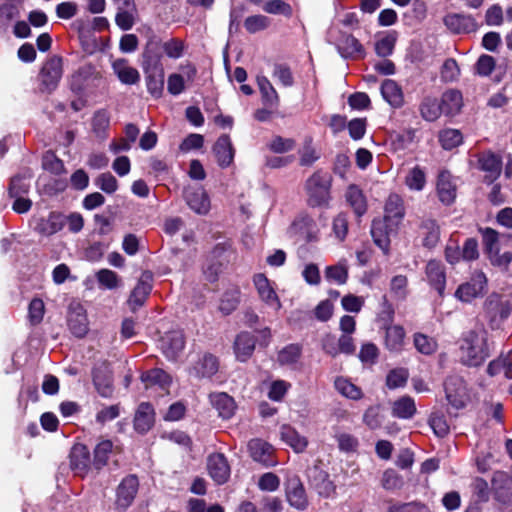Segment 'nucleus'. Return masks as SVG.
Segmentation results:
<instances>
[{
    "instance_id": "nucleus-1",
    "label": "nucleus",
    "mask_w": 512,
    "mask_h": 512,
    "mask_svg": "<svg viewBox=\"0 0 512 512\" xmlns=\"http://www.w3.org/2000/svg\"><path fill=\"white\" fill-rule=\"evenodd\" d=\"M459 349L460 361L463 365L468 367L482 365L491 354L488 331L482 325H477L463 333Z\"/></svg>"
},
{
    "instance_id": "nucleus-2",
    "label": "nucleus",
    "mask_w": 512,
    "mask_h": 512,
    "mask_svg": "<svg viewBox=\"0 0 512 512\" xmlns=\"http://www.w3.org/2000/svg\"><path fill=\"white\" fill-rule=\"evenodd\" d=\"M331 177L328 173L317 171L305 183L308 202L311 206L327 205L330 199Z\"/></svg>"
},
{
    "instance_id": "nucleus-3",
    "label": "nucleus",
    "mask_w": 512,
    "mask_h": 512,
    "mask_svg": "<svg viewBox=\"0 0 512 512\" xmlns=\"http://www.w3.org/2000/svg\"><path fill=\"white\" fill-rule=\"evenodd\" d=\"M487 285V278L481 271H475L470 280L459 285L455 291V297L466 303L472 302L477 297L483 295Z\"/></svg>"
},
{
    "instance_id": "nucleus-4",
    "label": "nucleus",
    "mask_w": 512,
    "mask_h": 512,
    "mask_svg": "<svg viewBox=\"0 0 512 512\" xmlns=\"http://www.w3.org/2000/svg\"><path fill=\"white\" fill-rule=\"evenodd\" d=\"M253 284L257 291L259 299L270 309L278 312L281 307V301L276 293L273 283L263 273L255 274Z\"/></svg>"
},
{
    "instance_id": "nucleus-5",
    "label": "nucleus",
    "mask_w": 512,
    "mask_h": 512,
    "mask_svg": "<svg viewBox=\"0 0 512 512\" xmlns=\"http://www.w3.org/2000/svg\"><path fill=\"white\" fill-rule=\"evenodd\" d=\"M65 225V217L58 212H50L47 217L33 216L30 226L37 234L49 237L63 229Z\"/></svg>"
},
{
    "instance_id": "nucleus-6",
    "label": "nucleus",
    "mask_w": 512,
    "mask_h": 512,
    "mask_svg": "<svg viewBox=\"0 0 512 512\" xmlns=\"http://www.w3.org/2000/svg\"><path fill=\"white\" fill-rule=\"evenodd\" d=\"M446 399L456 410L465 407L468 400L466 383L459 376H450L444 383Z\"/></svg>"
},
{
    "instance_id": "nucleus-7",
    "label": "nucleus",
    "mask_w": 512,
    "mask_h": 512,
    "mask_svg": "<svg viewBox=\"0 0 512 512\" xmlns=\"http://www.w3.org/2000/svg\"><path fill=\"white\" fill-rule=\"evenodd\" d=\"M63 74V60L59 56H52L43 65L40 71V80L48 92L55 90Z\"/></svg>"
},
{
    "instance_id": "nucleus-8",
    "label": "nucleus",
    "mask_w": 512,
    "mask_h": 512,
    "mask_svg": "<svg viewBox=\"0 0 512 512\" xmlns=\"http://www.w3.org/2000/svg\"><path fill=\"white\" fill-rule=\"evenodd\" d=\"M398 226L395 223L389 222L384 218L374 219L371 225V236L374 243L383 251L388 254L390 248V236L395 234Z\"/></svg>"
},
{
    "instance_id": "nucleus-9",
    "label": "nucleus",
    "mask_w": 512,
    "mask_h": 512,
    "mask_svg": "<svg viewBox=\"0 0 512 512\" xmlns=\"http://www.w3.org/2000/svg\"><path fill=\"white\" fill-rule=\"evenodd\" d=\"M164 356L169 361H176L185 347V337L181 330H172L165 333L159 341Z\"/></svg>"
},
{
    "instance_id": "nucleus-10",
    "label": "nucleus",
    "mask_w": 512,
    "mask_h": 512,
    "mask_svg": "<svg viewBox=\"0 0 512 512\" xmlns=\"http://www.w3.org/2000/svg\"><path fill=\"white\" fill-rule=\"evenodd\" d=\"M443 23L454 34L472 33L478 29L475 18L469 14L449 13L443 18Z\"/></svg>"
},
{
    "instance_id": "nucleus-11",
    "label": "nucleus",
    "mask_w": 512,
    "mask_h": 512,
    "mask_svg": "<svg viewBox=\"0 0 512 512\" xmlns=\"http://www.w3.org/2000/svg\"><path fill=\"white\" fill-rule=\"evenodd\" d=\"M248 450L251 458L263 467L269 468L277 465L274 448L266 441L252 439L248 443Z\"/></svg>"
},
{
    "instance_id": "nucleus-12",
    "label": "nucleus",
    "mask_w": 512,
    "mask_h": 512,
    "mask_svg": "<svg viewBox=\"0 0 512 512\" xmlns=\"http://www.w3.org/2000/svg\"><path fill=\"white\" fill-rule=\"evenodd\" d=\"M425 275L429 285L443 296L446 287V272L443 263L439 260H429L426 264Z\"/></svg>"
},
{
    "instance_id": "nucleus-13",
    "label": "nucleus",
    "mask_w": 512,
    "mask_h": 512,
    "mask_svg": "<svg viewBox=\"0 0 512 512\" xmlns=\"http://www.w3.org/2000/svg\"><path fill=\"white\" fill-rule=\"evenodd\" d=\"M207 469L210 477L217 484H224L229 479L230 466L222 453H214L208 457Z\"/></svg>"
},
{
    "instance_id": "nucleus-14",
    "label": "nucleus",
    "mask_w": 512,
    "mask_h": 512,
    "mask_svg": "<svg viewBox=\"0 0 512 512\" xmlns=\"http://www.w3.org/2000/svg\"><path fill=\"white\" fill-rule=\"evenodd\" d=\"M139 487L138 478L135 475L125 477L117 488V506L127 509L133 502Z\"/></svg>"
},
{
    "instance_id": "nucleus-15",
    "label": "nucleus",
    "mask_w": 512,
    "mask_h": 512,
    "mask_svg": "<svg viewBox=\"0 0 512 512\" xmlns=\"http://www.w3.org/2000/svg\"><path fill=\"white\" fill-rule=\"evenodd\" d=\"M219 370L218 358L211 354L205 353L190 369V374L196 378H211Z\"/></svg>"
},
{
    "instance_id": "nucleus-16",
    "label": "nucleus",
    "mask_w": 512,
    "mask_h": 512,
    "mask_svg": "<svg viewBox=\"0 0 512 512\" xmlns=\"http://www.w3.org/2000/svg\"><path fill=\"white\" fill-rule=\"evenodd\" d=\"M479 167L486 173L485 179L494 182L501 174L502 160L491 151L483 152L478 158Z\"/></svg>"
},
{
    "instance_id": "nucleus-17",
    "label": "nucleus",
    "mask_w": 512,
    "mask_h": 512,
    "mask_svg": "<svg viewBox=\"0 0 512 512\" xmlns=\"http://www.w3.org/2000/svg\"><path fill=\"white\" fill-rule=\"evenodd\" d=\"M419 235L422 237L423 247L433 249L440 240V227L436 220L425 218L419 225Z\"/></svg>"
},
{
    "instance_id": "nucleus-18",
    "label": "nucleus",
    "mask_w": 512,
    "mask_h": 512,
    "mask_svg": "<svg viewBox=\"0 0 512 512\" xmlns=\"http://www.w3.org/2000/svg\"><path fill=\"white\" fill-rule=\"evenodd\" d=\"M97 75L96 69L91 64H85L71 76L70 88L73 92L80 94L88 87Z\"/></svg>"
},
{
    "instance_id": "nucleus-19",
    "label": "nucleus",
    "mask_w": 512,
    "mask_h": 512,
    "mask_svg": "<svg viewBox=\"0 0 512 512\" xmlns=\"http://www.w3.org/2000/svg\"><path fill=\"white\" fill-rule=\"evenodd\" d=\"M381 95L383 99L393 108H400L404 105V94L401 86L393 79H385L381 84Z\"/></svg>"
},
{
    "instance_id": "nucleus-20",
    "label": "nucleus",
    "mask_w": 512,
    "mask_h": 512,
    "mask_svg": "<svg viewBox=\"0 0 512 512\" xmlns=\"http://www.w3.org/2000/svg\"><path fill=\"white\" fill-rule=\"evenodd\" d=\"M255 337L246 331L239 333L234 341V353L237 360L241 362L247 361L255 350Z\"/></svg>"
},
{
    "instance_id": "nucleus-21",
    "label": "nucleus",
    "mask_w": 512,
    "mask_h": 512,
    "mask_svg": "<svg viewBox=\"0 0 512 512\" xmlns=\"http://www.w3.org/2000/svg\"><path fill=\"white\" fill-rule=\"evenodd\" d=\"M184 195L188 206L193 211L201 215L208 213L210 209V200L204 189H187Z\"/></svg>"
},
{
    "instance_id": "nucleus-22",
    "label": "nucleus",
    "mask_w": 512,
    "mask_h": 512,
    "mask_svg": "<svg viewBox=\"0 0 512 512\" xmlns=\"http://www.w3.org/2000/svg\"><path fill=\"white\" fill-rule=\"evenodd\" d=\"M70 465L73 471L77 474H84L88 471L92 461L90 459V452L85 445H74L70 454Z\"/></svg>"
},
{
    "instance_id": "nucleus-23",
    "label": "nucleus",
    "mask_w": 512,
    "mask_h": 512,
    "mask_svg": "<svg viewBox=\"0 0 512 512\" xmlns=\"http://www.w3.org/2000/svg\"><path fill=\"white\" fill-rule=\"evenodd\" d=\"M211 405L217 410L218 415L223 419H230L236 409L234 399L227 393H212L209 396Z\"/></svg>"
},
{
    "instance_id": "nucleus-24",
    "label": "nucleus",
    "mask_w": 512,
    "mask_h": 512,
    "mask_svg": "<svg viewBox=\"0 0 512 512\" xmlns=\"http://www.w3.org/2000/svg\"><path fill=\"white\" fill-rule=\"evenodd\" d=\"M405 215L403 199L397 194H391L384 206L383 218L399 226Z\"/></svg>"
},
{
    "instance_id": "nucleus-25",
    "label": "nucleus",
    "mask_w": 512,
    "mask_h": 512,
    "mask_svg": "<svg viewBox=\"0 0 512 512\" xmlns=\"http://www.w3.org/2000/svg\"><path fill=\"white\" fill-rule=\"evenodd\" d=\"M154 424V409L150 403L142 402L135 413L134 429L141 434L150 430Z\"/></svg>"
},
{
    "instance_id": "nucleus-26",
    "label": "nucleus",
    "mask_w": 512,
    "mask_h": 512,
    "mask_svg": "<svg viewBox=\"0 0 512 512\" xmlns=\"http://www.w3.org/2000/svg\"><path fill=\"white\" fill-rule=\"evenodd\" d=\"M112 69L122 84L134 85L139 82L138 70L129 65L126 59H117L112 63Z\"/></svg>"
},
{
    "instance_id": "nucleus-27",
    "label": "nucleus",
    "mask_w": 512,
    "mask_h": 512,
    "mask_svg": "<svg viewBox=\"0 0 512 512\" xmlns=\"http://www.w3.org/2000/svg\"><path fill=\"white\" fill-rule=\"evenodd\" d=\"M213 152L218 164L223 168L228 167L234 159V149L230 137L221 135L214 144Z\"/></svg>"
},
{
    "instance_id": "nucleus-28",
    "label": "nucleus",
    "mask_w": 512,
    "mask_h": 512,
    "mask_svg": "<svg viewBox=\"0 0 512 512\" xmlns=\"http://www.w3.org/2000/svg\"><path fill=\"white\" fill-rule=\"evenodd\" d=\"M280 437L283 442L290 446L296 453L303 452L308 441L291 425H282L280 428Z\"/></svg>"
},
{
    "instance_id": "nucleus-29",
    "label": "nucleus",
    "mask_w": 512,
    "mask_h": 512,
    "mask_svg": "<svg viewBox=\"0 0 512 512\" xmlns=\"http://www.w3.org/2000/svg\"><path fill=\"white\" fill-rule=\"evenodd\" d=\"M21 0H6L0 4V31H7L12 22L20 17Z\"/></svg>"
},
{
    "instance_id": "nucleus-30",
    "label": "nucleus",
    "mask_w": 512,
    "mask_h": 512,
    "mask_svg": "<svg viewBox=\"0 0 512 512\" xmlns=\"http://www.w3.org/2000/svg\"><path fill=\"white\" fill-rule=\"evenodd\" d=\"M286 496L289 504L298 510H303L308 505L305 489L297 479L289 482Z\"/></svg>"
},
{
    "instance_id": "nucleus-31",
    "label": "nucleus",
    "mask_w": 512,
    "mask_h": 512,
    "mask_svg": "<svg viewBox=\"0 0 512 512\" xmlns=\"http://www.w3.org/2000/svg\"><path fill=\"white\" fill-rule=\"evenodd\" d=\"M32 177L33 174L30 169H25L13 176L8 188L9 196L26 195L30 190V181Z\"/></svg>"
},
{
    "instance_id": "nucleus-32",
    "label": "nucleus",
    "mask_w": 512,
    "mask_h": 512,
    "mask_svg": "<svg viewBox=\"0 0 512 512\" xmlns=\"http://www.w3.org/2000/svg\"><path fill=\"white\" fill-rule=\"evenodd\" d=\"M310 478L312 485L315 487L320 496L327 498L334 493L335 486L325 471L314 468Z\"/></svg>"
},
{
    "instance_id": "nucleus-33",
    "label": "nucleus",
    "mask_w": 512,
    "mask_h": 512,
    "mask_svg": "<svg viewBox=\"0 0 512 512\" xmlns=\"http://www.w3.org/2000/svg\"><path fill=\"white\" fill-rule=\"evenodd\" d=\"M437 192L440 201L443 204H451L456 197L455 185L451 182V176L448 172H442L438 176Z\"/></svg>"
},
{
    "instance_id": "nucleus-34",
    "label": "nucleus",
    "mask_w": 512,
    "mask_h": 512,
    "mask_svg": "<svg viewBox=\"0 0 512 512\" xmlns=\"http://www.w3.org/2000/svg\"><path fill=\"white\" fill-rule=\"evenodd\" d=\"M68 327L73 335L84 337L88 332V321L82 307L71 311L68 316Z\"/></svg>"
},
{
    "instance_id": "nucleus-35",
    "label": "nucleus",
    "mask_w": 512,
    "mask_h": 512,
    "mask_svg": "<svg viewBox=\"0 0 512 512\" xmlns=\"http://www.w3.org/2000/svg\"><path fill=\"white\" fill-rule=\"evenodd\" d=\"M462 100V94L458 90L450 89L444 92L440 102L443 113L449 116L457 114L462 107Z\"/></svg>"
},
{
    "instance_id": "nucleus-36",
    "label": "nucleus",
    "mask_w": 512,
    "mask_h": 512,
    "mask_svg": "<svg viewBox=\"0 0 512 512\" xmlns=\"http://www.w3.org/2000/svg\"><path fill=\"white\" fill-rule=\"evenodd\" d=\"M349 265L346 259H340L335 265L327 266L325 278L328 282L344 285L348 280Z\"/></svg>"
},
{
    "instance_id": "nucleus-37",
    "label": "nucleus",
    "mask_w": 512,
    "mask_h": 512,
    "mask_svg": "<svg viewBox=\"0 0 512 512\" xmlns=\"http://www.w3.org/2000/svg\"><path fill=\"white\" fill-rule=\"evenodd\" d=\"M346 200L354 210V213L361 217L367 211V202L362 190L356 185H350L345 194Z\"/></svg>"
},
{
    "instance_id": "nucleus-38",
    "label": "nucleus",
    "mask_w": 512,
    "mask_h": 512,
    "mask_svg": "<svg viewBox=\"0 0 512 512\" xmlns=\"http://www.w3.org/2000/svg\"><path fill=\"white\" fill-rule=\"evenodd\" d=\"M113 451L111 440H102L94 448L92 466L96 470H101L108 463L109 457Z\"/></svg>"
},
{
    "instance_id": "nucleus-39",
    "label": "nucleus",
    "mask_w": 512,
    "mask_h": 512,
    "mask_svg": "<svg viewBox=\"0 0 512 512\" xmlns=\"http://www.w3.org/2000/svg\"><path fill=\"white\" fill-rule=\"evenodd\" d=\"M257 84L263 104L268 107H277L279 104V96L269 79L266 76H258Z\"/></svg>"
},
{
    "instance_id": "nucleus-40",
    "label": "nucleus",
    "mask_w": 512,
    "mask_h": 512,
    "mask_svg": "<svg viewBox=\"0 0 512 512\" xmlns=\"http://www.w3.org/2000/svg\"><path fill=\"white\" fill-rule=\"evenodd\" d=\"M301 354L302 347L299 344H289L279 351L277 360L282 366L296 369Z\"/></svg>"
},
{
    "instance_id": "nucleus-41",
    "label": "nucleus",
    "mask_w": 512,
    "mask_h": 512,
    "mask_svg": "<svg viewBox=\"0 0 512 512\" xmlns=\"http://www.w3.org/2000/svg\"><path fill=\"white\" fill-rule=\"evenodd\" d=\"M421 117L429 122L437 120L443 113L440 102L435 97L426 96L420 103Z\"/></svg>"
},
{
    "instance_id": "nucleus-42",
    "label": "nucleus",
    "mask_w": 512,
    "mask_h": 512,
    "mask_svg": "<svg viewBox=\"0 0 512 512\" xmlns=\"http://www.w3.org/2000/svg\"><path fill=\"white\" fill-rule=\"evenodd\" d=\"M92 377L97 392L104 398L111 397L113 386L110 375L99 368H95L93 369Z\"/></svg>"
},
{
    "instance_id": "nucleus-43",
    "label": "nucleus",
    "mask_w": 512,
    "mask_h": 512,
    "mask_svg": "<svg viewBox=\"0 0 512 512\" xmlns=\"http://www.w3.org/2000/svg\"><path fill=\"white\" fill-rule=\"evenodd\" d=\"M416 413V405L413 398L403 396L396 400L392 406V414L400 419H410Z\"/></svg>"
},
{
    "instance_id": "nucleus-44",
    "label": "nucleus",
    "mask_w": 512,
    "mask_h": 512,
    "mask_svg": "<svg viewBox=\"0 0 512 512\" xmlns=\"http://www.w3.org/2000/svg\"><path fill=\"white\" fill-rule=\"evenodd\" d=\"M390 295L393 299L404 301L409 295L408 278L405 275L398 274L391 278L389 284Z\"/></svg>"
},
{
    "instance_id": "nucleus-45",
    "label": "nucleus",
    "mask_w": 512,
    "mask_h": 512,
    "mask_svg": "<svg viewBox=\"0 0 512 512\" xmlns=\"http://www.w3.org/2000/svg\"><path fill=\"white\" fill-rule=\"evenodd\" d=\"M405 331L399 325H391L386 328L385 345L390 351H400L404 343Z\"/></svg>"
},
{
    "instance_id": "nucleus-46",
    "label": "nucleus",
    "mask_w": 512,
    "mask_h": 512,
    "mask_svg": "<svg viewBox=\"0 0 512 512\" xmlns=\"http://www.w3.org/2000/svg\"><path fill=\"white\" fill-rule=\"evenodd\" d=\"M338 48L344 57L362 58L364 56L363 46L352 35L345 36Z\"/></svg>"
},
{
    "instance_id": "nucleus-47",
    "label": "nucleus",
    "mask_w": 512,
    "mask_h": 512,
    "mask_svg": "<svg viewBox=\"0 0 512 512\" xmlns=\"http://www.w3.org/2000/svg\"><path fill=\"white\" fill-rule=\"evenodd\" d=\"M151 290L152 286L148 281H145L144 279L139 280L129 297V304L133 310L144 304Z\"/></svg>"
},
{
    "instance_id": "nucleus-48",
    "label": "nucleus",
    "mask_w": 512,
    "mask_h": 512,
    "mask_svg": "<svg viewBox=\"0 0 512 512\" xmlns=\"http://www.w3.org/2000/svg\"><path fill=\"white\" fill-rule=\"evenodd\" d=\"M142 381L146 386L158 385L161 388H166L171 383V377L164 370L155 368L147 371L141 376Z\"/></svg>"
},
{
    "instance_id": "nucleus-49",
    "label": "nucleus",
    "mask_w": 512,
    "mask_h": 512,
    "mask_svg": "<svg viewBox=\"0 0 512 512\" xmlns=\"http://www.w3.org/2000/svg\"><path fill=\"white\" fill-rule=\"evenodd\" d=\"M334 386L336 390L346 398L358 400L363 396L361 389L350 382L347 378L337 377L335 379Z\"/></svg>"
},
{
    "instance_id": "nucleus-50",
    "label": "nucleus",
    "mask_w": 512,
    "mask_h": 512,
    "mask_svg": "<svg viewBox=\"0 0 512 512\" xmlns=\"http://www.w3.org/2000/svg\"><path fill=\"white\" fill-rule=\"evenodd\" d=\"M147 91L154 97L159 98L164 88V70L158 72L145 73Z\"/></svg>"
},
{
    "instance_id": "nucleus-51",
    "label": "nucleus",
    "mask_w": 512,
    "mask_h": 512,
    "mask_svg": "<svg viewBox=\"0 0 512 512\" xmlns=\"http://www.w3.org/2000/svg\"><path fill=\"white\" fill-rule=\"evenodd\" d=\"M463 141L462 133L457 129H444L439 133V142L443 149L451 150Z\"/></svg>"
},
{
    "instance_id": "nucleus-52",
    "label": "nucleus",
    "mask_w": 512,
    "mask_h": 512,
    "mask_svg": "<svg viewBox=\"0 0 512 512\" xmlns=\"http://www.w3.org/2000/svg\"><path fill=\"white\" fill-rule=\"evenodd\" d=\"M110 125V114L106 109L95 111L92 117V129L98 137H104Z\"/></svg>"
},
{
    "instance_id": "nucleus-53",
    "label": "nucleus",
    "mask_w": 512,
    "mask_h": 512,
    "mask_svg": "<svg viewBox=\"0 0 512 512\" xmlns=\"http://www.w3.org/2000/svg\"><path fill=\"white\" fill-rule=\"evenodd\" d=\"M405 184L410 190H423L426 184L424 171L419 166L412 168L405 177Z\"/></svg>"
},
{
    "instance_id": "nucleus-54",
    "label": "nucleus",
    "mask_w": 512,
    "mask_h": 512,
    "mask_svg": "<svg viewBox=\"0 0 512 512\" xmlns=\"http://www.w3.org/2000/svg\"><path fill=\"white\" fill-rule=\"evenodd\" d=\"M428 422L437 437L443 438L448 435L450 427L442 412H432Z\"/></svg>"
},
{
    "instance_id": "nucleus-55",
    "label": "nucleus",
    "mask_w": 512,
    "mask_h": 512,
    "mask_svg": "<svg viewBox=\"0 0 512 512\" xmlns=\"http://www.w3.org/2000/svg\"><path fill=\"white\" fill-rule=\"evenodd\" d=\"M414 346L424 355H431L437 350L436 340L422 333L414 334Z\"/></svg>"
},
{
    "instance_id": "nucleus-56",
    "label": "nucleus",
    "mask_w": 512,
    "mask_h": 512,
    "mask_svg": "<svg viewBox=\"0 0 512 512\" xmlns=\"http://www.w3.org/2000/svg\"><path fill=\"white\" fill-rule=\"evenodd\" d=\"M42 167L46 171H49L55 175H61L65 173V166L63 161L59 159L52 151H47L43 155Z\"/></svg>"
},
{
    "instance_id": "nucleus-57",
    "label": "nucleus",
    "mask_w": 512,
    "mask_h": 512,
    "mask_svg": "<svg viewBox=\"0 0 512 512\" xmlns=\"http://www.w3.org/2000/svg\"><path fill=\"white\" fill-rule=\"evenodd\" d=\"M397 37L395 32H390L375 43V52L380 57H387L393 53Z\"/></svg>"
},
{
    "instance_id": "nucleus-58",
    "label": "nucleus",
    "mask_w": 512,
    "mask_h": 512,
    "mask_svg": "<svg viewBox=\"0 0 512 512\" xmlns=\"http://www.w3.org/2000/svg\"><path fill=\"white\" fill-rule=\"evenodd\" d=\"M263 11L274 15L292 16V7L283 0H269L262 6Z\"/></svg>"
},
{
    "instance_id": "nucleus-59",
    "label": "nucleus",
    "mask_w": 512,
    "mask_h": 512,
    "mask_svg": "<svg viewBox=\"0 0 512 512\" xmlns=\"http://www.w3.org/2000/svg\"><path fill=\"white\" fill-rule=\"evenodd\" d=\"M402 476L394 469H386L382 474L381 485L385 490H398L403 486Z\"/></svg>"
},
{
    "instance_id": "nucleus-60",
    "label": "nucleus",
    "mask_w": 512,
    "mask_h": 512,
    "mask_svg": "<svg viewBox=\"0 0 512 512\" xmlns=\"http://www.w3.org/2000/svg\"><path fill=\"white\" fill-rule=\"evenodd\" d=\"M96 278L100 286L112 290L119 286L120 278L116 272L109 269H101L96 273Z\"/></svg>"
},
{
    "instance_id": "nucleus-61",
    "label": "nucleus",
    "mask_w": 512,
    "mask_h": 512,
    "mask_svg": "<svg viewBox=\"0 0 512 512\" xmlns=\"http://www.w3.org/2000/svg\"><path fill=\"white\" fill-rule=\"evenodd\" d=\"M272 76L284 87H291L294 84V77L290 67L283 63L274 65Z\"/></svg>"
},
{
    "instance_id": "nucleus-62",
    "label": "nucleus",
    "mask_w": 512,
    "mask_h": 512,
    "mask_svg": "<svg viewBox=\"0 0 512 512\" xmlns=\"http://www.w3.org/2000/svg\"><path fill=\"white\" fill-rule=\"evenodd\" d=\"M409 377L408 370L405 368H397L391 370L386 377V385L390 389L403 387Z\"/></svg>"
},
{
    "instance_id": "nucleus-63",
    "label": "nucleus",
    "mask_w": 512,
    "mask_h": 512,
    "mask_svg": "<svg viewBox=\"0 0 512 512\" xmlns=\"http://www.w3.org/2000/svg\"><path fill=\"white\" fill-rule=\"evenodd\" d=\"M336 441L340 451L345 453L356 452L359 446L357 437L349 433H339L336 435Z\"/></svg>"
},
{
    "instance_id": "nucleus-64",
    "label": "nucleus",
    "mask_w": 512,
    "mask_h": 512,
    "mask_svg": "<svg viewBox=\"0 0 512 512\" xmlns=\"http://www.w3.org/2000/svg\"><path fill=\"white\" fill-rule=\"evenodd\" d=\"M95 185L107 194H113L118 189L117 179L109 172L100 174L95 180Z\"/></svg>"
}]
</instances>
